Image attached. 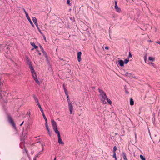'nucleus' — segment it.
<instances>
[{
    "label": "nucleus",
    "mask_w": 160,
    "mask_h": 160,
    "mask_svg": "<svg viewBox=\"0 0 160 160\" xmlns=\"http://www.w3.org/2000/svg\"><path fill=\"white\" fill-rule=\"evenodd\" d=\"M98 90L100 93V95L102 97L101 100L104 102L105 100L107 98L106 95L102 90L99 88H98Z\"/></svg>",
    "instance_id": "nucleus-1"
},
{
    "label": "nucleus",
    "mask_w": 160,
    "mask_h": 160,
    "mask_svg": "<svg viewBox=\"0 0 160 160\" xmlns=\"http://www.w3.org/2000/svg\"><path fill=\"white\" fill-rule=\"evenodd\" d=\"M51 123L55 132L56 133L59 132L58 130V127L56 122L54 120H52Z\"/></svg>",
    "instance_id": "nucleus-2"
},
{
    "label": "nucleus",
    "mask_w": 160,
    "mask_h": 160,
    "mask_svg": "<svg viewBox=\"0 0 160 160\" xmlns=\"http://www.w3.org/2000/svg\"><path fill=\"white\" fill-rule=\"evenodd\" d=\"M8 119L9 123L12 126L13 128L16 129V127L15 124L12 118L10 116H8Z\"/></svg>",
    "instance_id": "nucleus-3"
},
{
    "label": "nucleus",
    "mask_w": 160,
    "mask_h": 160,
    "mask_svg": "<svg viewBox=\"0 0 160 160\" xmlns=\"http://www.w3.org/2000/svg\"><path fill=\"white\" fill-rule=\"evenodd\" d=\"M56 134H58V142L60 144H61L62 145H63L64 143L63 142H62V139L61 138L60 132Z\"/></svg>",
    "instance_id": "nucleus-4"
},
{
    "label": "nucleus",
    "mask_w": 160,
    "mask_h": 160,
    "mask_svg": "<svg viewBox=\"0 0 160 160\" xmlns=\"http://www.w3.org/2000/svg\"><path fill=\"white\" fill-rule=\"evenodd\" d=\"M133 74L132 73H129L128 72H126L125 73V75L126 76L128 77H133L134 78H136L135 76H133Z\"/></svg>",
    "instance_id": "nucleus-5"
},
{
    "label": "nucleus",
    "mask_w": 160,
    "mask_h": 160,
    "mask_svg": "<svg viewBox=\"0 0 160 160\" xmlns=\"http://www.w3.org/2000/svg\"><path fill=\"white\" fill-rule=\"evenodd\" d=\"M81 54H82V52H79L77 53L78 60L79 62H80V61L81 60Z\"/></svg>",
    "instance_id": "nucleus-6"
},
{
    "label": "nucleus",
    "mask_w": 160,
    "mask_h": 160,
    "mask_svg": "<svg viewBox=\"0 0 160 160\" xmlns=\"http://www.w3.org/2000/svg\"><path fill=\"white\" fill-rule=\"evenodd\" d=\"M26 17L27 18V19H28V21H29L30 23V24H31V25H32V26L33 27H34V25H33V24L32 22L28 15H27V16H26Z\"/></svg>",
    "instance_id": "nucleus-7"
},
{
    "label": "nucleus",
    "mask_w": 160,
    "mask_h": 160,
    "mask_svg": "<svg viewBox=\"0 0 160 160\" xmlns=\"http://www.w3.org/2000/svg\"><path fill=\"white\" fill-rule=\"evenodd\" d=\"M68 107L70 110V114H71L72 113V110L73 109V107L71 103H70L69 105H68Z\"/></svg>",
    "instance_id": "nucleus-8"
},
{
    "label": "nucleus",
    "mask_w": 160,
    "mask_h": 160,
    "mask_svg": "<svg viewBox=\"0 0 160 160\" xmlns=\"http://www.w3.org/2000/svg\"><path fill=\"white\" fill-rule=\"evenodd\" d=\"M119 65L121 67L124 66V62L122 60H120L118 61Z\"/></svg>",
    "instance_id": "nucleus-9"
},
{
    "label": "nucleus",
    "mask_w": 160,
    "mask_h": 160,
    "mask_svg": "<svg viewBox=\"0 0 160 160\" xmlns=\"http://www.w3.org/2000/svg\"><path fill=\"white\" fill-rule=\"evenodd\" d=\"M31 45L33 47H34V48H32L31 50H33L34 49H37L38 48V46H36L34 43L33 42H31Z\"/></svg>",
    "instance_id": "nucleus-10"
},
{
    "label": "nucleus",
    "mask_w": 160,
    "mask_h": 160,
    "mask_svg": "<svg viewBox=\"0 0 160 160\" xmlns=\"http://www.w3.org/2000/svg\"><path fill=\"white\" fill-rule=\"evenodd\" d=\"M122 156L124 159V160H128L126 157V154L124 152H122Z\"/></svg>",
    "instance_id": "nucleus-11"
},
{
    "label": "nucleus",
    "mask_w": 160,
    "mask_h": 160,
    "mask_svg": "<svg viewBox=\"0 0 160 160\" xmlns=\"http://www.w3.org/2000/svg\"><path fill=\"white\" fill-rule=\"evenodd\" d=\"M29 67L31 71V72H33L35 71L32 64L29 65Z\"/></svg>",
    "instance_id": "nucleus-12"
},
{
    "label": "nucleus",
    "mask_w": 160,
    "mask_h": 160,
    "mask_svg": "<svg viewBox=\"0 0 160 160\" xmlns=\"http://www.w3.org/2000/svg\"><path fill=\"white\" fill-rule=\"evenodd\" d=\"M32 77L34 79H35L37 78L36 73L35 71L33 72H32Z\"/></svg>",
    "instance_id": "nucleus-13"
},
{
    "label": "nucleus",
    "mask_w": 160,
    "mask_h": 160,
    "mask_svg": "<svg viewBox=\"0 0 160 160\" xmlns=\"http://www.w3.org/2000/svg\"><path fill=\"white\" fill-rule=\"evenodd\" d=\"M32 20L35 25L37 24L38 23L37 19L35 17H33L32 18Z\"/></svg>",
    "instance_id": "nucleus-14"
},
{
    "label": "nucleus",
    "mask_w": 160,
    "mask_h": 160,
    "mask_svg": "<svg viewBox=\"0 0 160 160\" xmlns=\"http://www.w3.org/2000/svg\"><path fill=\"white\" fill-rule=\"evenodd\" d=\"M26 62L28 65H30L31 64V62L30 59L28 58L27 57L26 59Z\"/></svg>",
    "instance_id": "nucleus-15"
},
{
    "label": "nucleus",
    "mask_w": 160,
    "mask_h": 160,
    "mask_svg": "<svg viewBox=\"0 0 160 160\" xmlns=\"http://www.w3.org/2000/svg\"><path fill=\"white\" fill-rule=\"evenodd\" d=\"M116 7H116L115 6V8L116 9V11L118 12H120L121 11L120 8L118 7V5H117V6H116Z\"/></svg>",
    "instance_id": "nucleus-16"
},
{
    "label": "nucleus",
    "mask_w": 160,
    "mask_h": 160,
    "mask_svg": "<svg viewBox=\"0 0 160 160\" xmlns=\"http://www.w3.org/2000/svg\"><path fill=\"white\" fill-rule=\"evenodd\" d=\"M37 105H38V106L39 108L40 109V110L41 111V112L42 113L44 112L41 106L40 105V104H39V102H38V103H37Z\"/></svg>",
    "instance_id": "nucleus-17"
},
{
    "label": "nucleus",
    "mask_w": 160,
    "mask_h": 160,
    "mask_svg": "<svg viewBox=\"0 0 160 160\" xmlns=\"http://www.w3.org/2000/svg\"><path fill=\"white\" fill-rule=\"evenodd\" d=\"M155 59L154 58L152 57H149L148 58V60L152 62L155 61Z\"/></svg>",
    "instance_id": "nucleus-18"
},
{
    "label": "nucleus",
    "mask_w": 160,
    "mask_h": 160,
    "mask_svg": "<svg viewBox=\"0 0 160 160\" xmlns=\"http://www.w3.org/2000/svg\"><path fill=\"white\" fill-rule=\"evenodd\" d=\"M34 99L36 102L37 103H38L39 102V101L38 100V99L36 97L35 95H34L33 96Z\"/></svg>",
    "instance_id": "nucleus-19"
},
{
    "label": "nucleus",
    "mask_w": 160,
    "mask_h": 160,
    "mask_svg": "<svg viewBox=\"0 0 160 160\" xmlns=\"http://www.w3.org/2000/svg\"><path fill=\"white\" fill-rule=\"evenodd\" d=\"M34 144L35 146H37V145H40V146L42 147V145L41 144V143L40 142H38L35 143Z\"/></svg>",
    "instance_id": "nucleus-20"
},
{
    "label": "nucleus",
    "mask_w": 160,
    "mask_h": 160,
    "mask_svg": "<svg viewBox=\"0 0 160 160\" xmlns=\"http://www.w3.org/2000/svg\"><path fill=\"white\" fill-rule=\"evenodd\" d=\"M42 52L43 53L45 57L46 58H47L48 55H47V54L46 52L44 50L43 48H42Z\"/></svg>",
    "instance_id": "nucleus-21"
},
{
    "label": "nucleus",
    "mask_w": 160,
    "mask_h": 160,
    "mask_svg": "<svg viewBox=\"0 0 160 160\" xmlns=\"http://www.w3.org/2000/svg\"><path fill=\"white\" fill-rule=\"evenodd\" d=\"M130 104L131 105H133L134 104V101L132 98H131L130 99Z\"/></svg>",
    "instance_id": "nucleus-22"
},
{
    "label": "nucleus",
    "mask_w": 160,
    "mask_h": 160,
    "mask_svg": "<svg viewBox=\"0 0 160 160\" xmlns=\"http://www.w3.org/2000/svg\"><path fill=\"white\" fill-rule=\"evenodd\" d=\"M117 150V147L116 146H114L113 148V152H116V151Z\"/></svg>",
    "instance_id": "nucleus-23"
},
{
    "label": "nucleus",
    "mask_w": 160,
    "mask_h": 160,
    "mask_svg": "<svg viewBox=\"0 0 160 160\" xmlns=\"http://www.w3.org/2000/svg\"><path fill=\"white\" fill-rule=\"evenodd\" d=\"M42 116H43V117L45 119V121H47V118H46V116H45V115L44 114V112H42Z\"/></svg>",
    "instance_id": "nucleus-24"
},
{
    "label": "nucleus",
    "mask_w": 160,
    "mask_h": 160,
    "mask_svg": "<svg viewBox=\"0 0 160 160\" xmlns=\"http://www.w3.org/2000/svg\"><path fill=\"white\" fill-rule=\"evenodd\" d=\"M140 157L141 159L142 160H145V158L144 156L142 155H140Z\"/></svg>",
    "instance_id": "nucleus-25"
},
{
    "label": "nucleus",
    "mask_w": 160,
    "mask_h": 160,
    "mask_svg": "<svg viewBox=\"0 0 160 160\" xmlns=\"http://www.w3.org/2000/svg\"><path fill=\"white\" fill-rule=\"evenodd\" d=\"M106 99H107V101L108 103L110 104H111L112 103V102L111 100L110 99H108V98Z\"/></svg>",
    "instance_id": "nucleus-26"
},
{
    "label": "nucleus",
    "mask_w": 160,
    "mask_h": 160,
    "mask_svg": "<svg viewBox=\"0 0 160 160\" xmlns=\"http://www.w3.org/2000/svg\"><path fill=\"white\" fill-rule=\"evenodd\" d=\"M22 10L23 11H24V12L25 13V15H26V16H27V15H28V13L26 11L25 9L23 8H22Z\"/></svg>",
    "instance_id": "nucleus-27"
},
{
    "label": "nucleus",
    "mask_w": 160,
    "mask_h": 160,
    "mask_svg": "<svg viewBox=\"0 0 160 160\" xmlns=\"http://www.w3.org/2000/svg\"><path fill=\"white\" fill-rule=\"evenodd\" d=\"M129 59H125V60H124V63H125V64H127L129 62Z\"/></svg>",
    "instance_id": "nucleus-28"
},
{
    "label": "nucleus",
    "mask_w": 160,
    "mask_h": 160,
    "mask_svg": "<svg viewBox=\"0 0 160 160\" xmlns=\"http://www.w3.org/2000/svg\"><path fill=\"white\" fill-rule=\"evenodd\" d=\"M36 83L38 84H39L40 82L38 80L37 78L35 79H34Z\"/></svg>",
    "instance_id": "nucleus-29"
},
{
    "label": "nucleus",
    "mask_w": 160,
    "mask_h": 160,
    "mask_svg": "<svg viewBox=\"0 0 160 160\" xmlns=\"http://www.w3.org/2000/svg\"><path fill=\"white\" fill-rule=\"evenodd\" d=\"M144 60L145 62H146V60H147V55L146 54L145 55L144 57Z\"/></svg>",
    "instance_id": "nucleus-30"
},
{
    "label": "nucleus",
    "mask_w": 160,
    "mask_h": 160,
    "mask_svg": "<svg viewBox=\"0 0 160 160\" xmlns=\"http://www.w3.org/2000/svg\"><path fill=\"white\" fill-rule=\"evenodd\" d=\"M113 154L112 156L114 158H117V157H116V152H113Z\"/></svg>",
    "instance_id": "nucleus-31"
},
{
    "label": "nucleus",
    "mask_w": 160,
    "mask_h": 160,
    "mask_svg": "<svg viewBox=\"0 0 160 160\" xmlns=\"http://www.w3.org/2000/svg\"><path fill=\"white\" fill-rule=\"evenodd\" d=\"M64 91L65 92V94L66 95H68V92L66 89H65V90H64Z\"/></svg>",
    "instance_id": "nucleus-32"
},
{
    "label": "nucleus",
    "mask_w": 160,
    "mask_h": 160,
    "mask_svg": "<svg viewBox=\"0 0 160 160\" xmlns=\"http://www.w3.org/2000/svg\"><path fill=\"white\" fill-rule=\"evenodd\" d=\"M132 57V54L130 52H129L128 58H131Z\"/></svg>",
    "instance_id": "nucleus-33"
},
{
    "label": "nucleus",
    "mask_w": 160,
    "mask_h": 160,
    "mask_svg": "<svg viewBox=\"0 0 160 160\" xmlns=\"http://www.w3.org/2000/svg\"><path fill=\"white\" fill-rule=\"evenodd\" d=\"M150 64H151L152 65V67H154L155 68V67H156V66H155V65L154 64V63L151 62V63H150Z\"/></svg>",
    "instance_id": "nucleus-34"
},
{
    "label": "nucleus",
    "mask_w": 160,
    "mask_h": 160,
    "mask_svg": "<svg viewBox=\"0 0 160 160\" xmlns=\"http://www.w3.org/2000/svg\"><path fill=\"white\" fill-rule=\"evenodd\" d=\"M45 125L46 127L48 126L47 121H45Z\"/></svg>",
    "instance_id": "nucleus-35"
},
{
    "label": "nucleus",
    "mask_w": 160,
    "mask_h": 160,
    "mask_svg": "<svg viewBox=\"0 0 160 160\" xmlns=\"http://www.w3.org/2000/svg\"><path fill=\"white\" fill-rule=\"evenodd\" d=\"M38 31L42 35V32H41V30H40V28H38Z\"/></svg>",
    "instance_id": "nucleus-36"
},
{
    "label": "nucleus",
    "mask_w": 160,
    "mask_h": 160,
    "mask_svg": "<svg viewBox=\"0 0 160 160\" xmlns=\"http://www.w3.org/2000/svg\"><path fill=\"white\" fill-rule=\"evenodd\" d=\"M114 3H115V7H116V6H117V5H117V2L116 0H115L114 1Z\"/></svg>",
    "instance_id": "nucleus-37"
},
{
    "label": "nucleus",
    "mask_w": 160,
    "mask_h": 160,
    "mask_svg": "<svg viewBox=\"0 0 160 160\" xmlns=\"http://www.w3.org/2000/svg\"><path fill=\"white\" fill-rule=\"evenodd\" d=\"M70 0H67V3L68 4H70Z\"/></svg>",
    "instance_id": "nucleus-38"
},
{
    "label": "nucleus",
    "mask_w": 160,
    "mask_h": 160,
    "mask_svg": "<svg viewBox=\"0 0 160 160\" xmlns=\"http://www.w3.org/2000/svg\"><path fill=\"white\" fill-rule=\"evenodd\" d=\"M63 87L64 90H65V89H66L65 88V84L64 83L63 84Z\"/></svg>",
    "instance_id": "nucleus-39"
},
{
    "label": "nucleus",
    "mask_w": 160,
    "mask_h": 160,
    "mask_svg": "<svg viewBox=\"0 0 160 160\" xmlns=\"http://www.w3.org/2000/svg\"><path fill=\"white\" fill-rule=\"evenodd\" d=\"M68 105H69V104L70 103H71L70 100L69 99H68Z\"/></svg>",
    "instance_id": "nucleus-40"
},
{
    "label": "nucleus",
    "mask_w": 160,
    "mask_h": 160,
    "mask_svg": "<svg viewBox=\"0 0 160 160\" xmlns=\"http://www.w3.org/2000/svg\"><path fill=\"white\" fill-rule=\"evenodd\" d=\"M105 48L106 50H108L109 49V48L108 47H105Z\"/></svg>",
    "instance_id": "nucleus-41"
},
{
    "label": "nucleus",
    "mask_w": 160,
    "mask_h": 160,
    "mask_svg": "<svg viewBox=\"0 0 160 160\" xmlns=\"http://www.w3.org/2000/svg\"><path fill=\"white\" fill-rule=\"evenodd\" d=\"M0 96L1 97V98H2V92H0Z\"/></svg>",
    "instance_id": "nucleus-42"
},
{
    "label": "nucleus",
    "mask_w": 160,
    "mask_h": 160,
    "mask_svg": "<svg viewBox=\"0 0 160 160\" xmlns=\"http://www.w3.org/2000/svg\"><path fill=\"white\" fill-rule=\"evenodd\" d=\"M156 43L159 44V45H160V41H157V42H155Z\"/></svg>",
    "instance_id": "nucleus-43"
},
{
    "label": "nucleus",
    "mask_w": 160,
    "mask_h": 160,
    "mask_svg": "<svg viewBox=\"0 0 160 160\" xmlns=\"http://www.w3.org/2000/svg\"><path fill=\"white\" fill-rule=\"evenodd\" d=\"M36 26L37 27V28H38H38H39L38 27V23L37 24H35Z\"/></svg>",
    "instance_id": "nucleus-44"
},
{
    "label": "nucleus",
    "mask_w": 160,
    "mask_h": 160,
    "mask_svg": "<svg viewBox=\"0 0 160 160\" xmlns=\"http://www.w3.org/2000/svg\"><path fill=\"white\" fill-rule=\"evenodd\" d=\"M27 114L28 115L30 116V112H28L27 113Z\"/></svg>",
    "instance_id": "nucleus-45"
},
{
    "label": "nucleus",
    "mask_w": 160,
    "mask_h": 160,
    "mask_svg": "<svg viewBox=\"0 0 160 160\" xmlns=\"http://www.w3.org/2000/svg\"><path fill=\"white\" fill-rule=\"evenodd\" d=\"M24 121H23V122L20 124V126H21L24 123Z\"/></svg>",
    "instance_id": "nucleus-46"
},
{
    "label": "nucleus",
    "mask_w": 160,
    "mask_h": 160,
    "mask_svg": "<svg viewBox=\"0 0 160 160\" xmlns=\"http://www.w3.org/2000/svg\"><path fill=\"white\" fill-rule=\"evenodd\" d=\"M39 47H40V48L42 49V48H42V46L40 45Z\"/></svg>",
    "instance_id": "nucleus-47"
},
{
    "label": "nucleus",
    "mask_w": 160,
    "mask_h": 160,
    "mask_svg": "<svg viewBox=\"0 0 160 160\" xmlns=\"http://www.w3.org/2000/svg\"><path fill=\"white\" fill-rule=\"evenodd\" d=\"M48 134H49V135H50V132L49 130V129L48 130Z\"/></svg>",
    "instance_id": "nucleus-48"
},
{
    "label": "nucleus",
    "mask_w": 160,
    "mask_h": 160,
    "mask_svg": "<svg viewBox=\"0 0 160 160\" xmlns=\"http://www.w3.org/2000/svg\"><path fill=\"white\" fill-rule=\"evenodd\" d=\"M38 54H39V55H41V53L40 52H39V51H38Z\"/></svg>",
    "instance_id": "nucleus-49"
},
{
    "label": "nucleus",
    "mask_w": 160,
    "mask_h": 160,
    "mask_svg": "<svg viewBox=\"0 0 160 160\" xmlns=\"http://www.w3.org/2000/svg\"><path fill=\"white\" fill-rule=\"evenodd\" d=\"M46 127V129L47 130H48L49 129V128H48V126H47V127Z\"/></svg>",
    "instance_id": "nucleus-50"
},
{
    "label": "nucleus",
    "mask_w": 160,
    "mask_h": 160,
    "mask_svg": "<svg viewBox=\"0 0 160 160\" xmlns=\"http://www.w3.org/2000/svg\"><path fill=\"white\" fill-rule=\"evenodd\" d=\"M43 38H44V40H46V38H45V36H43Z\"/></svg>",
    "instance_id": "nucleus-51"
},
{
    "label": "nucleus",
    "mask_w": 160,
    "mask_h": 160,
    "mask_svg": "<svg viewBox=\"0 0 160 160\" xmlns=\"http://www.w3.org/2000/svg\"><path fill=\"white\" fill-rule=\"evenodd\" d=\"M67 95V98L69 99L68 98L69 96H68V95Z\"/></svg>",
    "instance_id": "nucleus-52"
},
{
    "label": "nucleus",
    "mask_w": 160,
    "mask_h": 160,
    "mask_svg": "<svg viewBox=\"0 0 160 160\" xmlns=\"http://www.w3.org/2000/svg\"><path fill=\"white\" fill-rule=\"evenodd\" d=\"M126 92L127 94L128 93V92L127 91H126Z\"/></svg>",
    "instance_id": "nucleus-53"
},
{
    "label": "nucleus",
    "mask_w": 160,
    "mask_h": 160,
    "mask_svg": "<svg viewBox=\"0 0 160 160\" xmlns=\"http://www.w3.org/2000/svg\"><path fill=\"white\" fill-rule=\"evenodd\" d=\"M54 160H56V158L55 157L54 159Z\"/></svg>",
    "instance_id": "nucleus-54"
},
{
    "label": "nucleus",
    "mask_w": 160,
    "mask_h": 160,
    "mask_svg": "<svg viewBox=\"0 0 160 160\" xmlns=\"http://www.w3.org/2000/svg\"><path fill=\"white\" fill-rule=\"evenodd\" d=\"M115 160H117V158H115Z\"/></svg>",
    "instance_id": "nucleus-55"
},
{
    "label": "nucleus",
    "mask_w": 160,
    "mask_h": 160,
    "mask_svg": "<svg viewBox=\"0 0 160 160\" xmlns=\"http://www.w3.org/2000/svg\"><path fill=\"white\" fill-rule=\"evenodd\" d=\"M36 159V158H34V160H35Z\"/></svg>",
    "instance_id": "nucleus-56"
}]
</instances>
